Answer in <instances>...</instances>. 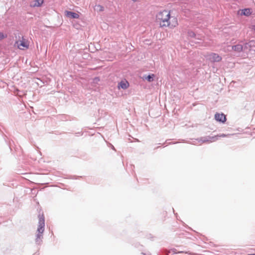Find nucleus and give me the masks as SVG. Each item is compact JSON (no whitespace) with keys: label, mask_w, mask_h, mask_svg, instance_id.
<instances>
[{"label":"nucleus","mask_w":255,"mask_h":255,"mask_svg":"<svg viewBox=\"0 0 255 255\" xmlns=\"http://www.w3.org/2000/svg\"><path fill=\"white\" fill-rule=\"evenodd\" d=\"M17 149H18L17 147L15 148V151H17Z\"/></svg>","instance_id":"obj_26"},{"label":"nucleus","mask_w":255,"mask_h":255,"mask_svg":"<svg viewBox=\"0 0 255 255\" xmlns=\"http://www.w3.org/2000/svg\"><path fill=\"white\" fill-rule=\"evenodd\" d=\"M188 36L189 37H192V38H195L198 40H201V39L199 37H196V34L195 33L192 31V30H189L187 32Z\"/></svg>","instance_id":"obj_13"},{"label":"nucleus","mask_w":255,"mask_h":255,"mask_svg":"<svg viewBox=\"0 0 255 255\" xmlns=\"http://www.w3.org/2000/svg\"><path fill=\"white\" fill-rule=\"evenodd\" d=\"M208 138L210 139L209 141H215L218 139V136H207Z\"/></svg>","instance_id":"obj_14"},{"label":"nucleus","mask_w":255,"mask_h":255,"mask_svg":"<svg viewBox=\"0 0 255 255\" xmlns=\"http://www.w3.org/2000/svg\"><path fill=\"white\" fill-rule=\"evenodd\" d=\"M100 78L98 77H96L94 79V82H95V83H97L98 82L100 81Z\"/></svg>","instance_id":"obj_17"},{"label":"nucleus","mask_w":255,"mask_h":255,"mask_svg":"<svg viewBox=\"0 0 255 255\" xmlns=\"http://www.w3.org/2000/svg\"><path fill=\"white\" fill-rule=\"evenodd\" d=\"M254 41H251L249 42L245 43L243 46V51H245L246 50H250V48L252 46V43H254Z\"/></svg>","instance_id":"obj_11"},{"label":"nucleus","mask_w":255,"mask_h":255,"mask_svg":"<svg viewBox=\"0 0 255 255\" xmlns=\"http://www.w3.org/2000/svg\"><path fill=\"white\" fill-rule=\"evenodd\" d=\"M210 59L213 62H218L222 60V57L217 53H212L210 55Z\"/></svg>","instance_id":"obj_7"},{"label":"nucleus","mask_w":255,"mask_h":255,"mask_svg":"<svg viewBox=\"0 0 255 255\" xmlns=\"http://www.w3.org/2000/svg\"><path fill=\"white\" fill-rule=\"evenodd\" d=\"M73 179H77V178L76 177V176H73V177L72 178Z\"/></svg>","instance_id":"obj_20"},{"label":"nucleus","mask_w":255,"mask_h":255,"mask_svg":"<svg viewBox=\"0 0 255 255\" xmlns=\"http://www.w3.org/2000/svg\"><path fill=\"white\" fill-rule=\"evenodd\" d=\"M133 2H136L138 0H131Z\"/></svg>","instance_id":"obj_22"},{"label":"nucleus","mask_w":255,"mask_h":255,"mask_svg":"<svg viewBox=\"0 0 255 255\" xmlns=\"http://www.w3.org/2000/svg\"><path fill=\"white\" fill-rule=\"evenodd\" d=\"M44 0H34L33 4H30L31 7H40L44 3Z\"/></svg>","instance_id":"obj_10"},{"label":"nucleus","mask_w":255,"mask_h":255,"mask_svg":"<svg viewBox=\"0 0 255 255\" xmlns=\"http://www.w3.org/2000/svg\"><path fill=\"white\" fill-rule=\"evenodd\" d=\"M7 37V34H4L3 32H0V40L3 39Z\"/></svg>","instance_id":"obj_16"},{"label":"nucleus","mask_w":255,"mask_h":255,"mask_svg":"<svg viewBox=\"0 0 255 255\" xmlns=\"http://www.w3.org/2000/svg\"><path fill=\"white\" fill-rule=\"evenodd\" d=\"M100 10H103V7L102 6H101V8H100Z\"/></svg>","instance_id":"obj_24"},{"label":"nucleus","mask_w":255,"mask_h":255,"mask_svg":"<svg viewBox=\"0 0 255 255\" xmlns=\"http://www.w3.org/2000/svg\"><path fill=\"white\" fill-rule=\"evenodd\" d=\"M171 18L170 12L167 10H164L159 12L156 15V20L158 22H160V26L161 27L171 26L175 27L177 24V20L176 18H174L175 22L173 24H171L169 20Z\"/></svg>","instance_id":"obj_1"},{"label":"nucleus","mask_w":255,"mask_h":255,"mask_svg":"<svg viewBox=\"0 0 255 255\" xmlns=\"http://www.w3.org/2000/svg\"><path fill=\"white\" fill-rule=\"evenodd\" d=\"M65 14L66 17L72 19H78L79 17V15L78 13L72 11L65 10Z\"/></svg>","instance_id":"obj_5"},{"label":"nucleus","mask_w":255,"mask_h":255,"mask_svg":"<svg viewBox=\"0 0 255 255\" xmlns=\"http://www.w3.org/2000/svg\"><path fill=\"white\" fill-rule=\"evenodd\" d=\"M129 86V83L126 80H122L118 83V88L119 89H127Z\"/></svg>","instance_id":"obj_6"},{"label":"nucleus","mask_w":255,"mask_h":255,"mask_svg":"<svg viewBox=\"0 0 255 255\" xmlns=\"http://www.w3.org/2000/svg\"><path fill=\"white\" fill-rule=\"evenodd\" d=\"M8 145L10 149L11 150L12 143L10 142Z\"/></svg>","instance_id":"obj_19"},{"label":"nucleus","mask_w":255,"mask_h":255,"mask_svg":"<svg viewBox=\"0 0 255 255\" xmlns=\"http://www.w3.org/2000/svg\"><path fill=\"white\" fill-rule=\"evenodd\" d=\"M141 254H142V255H146V254H145V253H141Z\"/></svg>","instance_id":"obj_25"},{"label":"nucleus","mask_w":255,"mask_h":255,"mask_svg":"<svg viewBox=\"0 0 255 255\" xmlns=\"http://www.w3.org/2000/svg\"><path fill=\"white\" fill-rule=\"evenodd\" d=\"M215 119L217 122L221 123H225L227 121L226 116L223 113H216L215 115Z\"/></svg>","instance_id":"obj_4"},{"label":"nucleus","mask_w":255,"mask_h":255,"mask_svg":"<svg viewBox=\"0 0 255 255\" xmlns=\"http://www.w3.org/2000/svg\"><path fill=\"white\" fill-rule=\"evenodd\" d=\"M184 253V252H183V251H180V252H178V253Z\"/></svg>","instance_id":"obj_23"},{"label":"nucleus","mask_w":255,"mask_h":255,"mask_svg":"<svg viewBox=\"0 0 255 255\" xmlns=\"http://www.w3.org/2000/svg\"><path fill=\"white\" fill-rule=\"evenodd\" d=\"M251 255H255V254H250Z\"/></svg>","instance_id":"obj_27"},{"label":"nucleus","mask_w":255,"mask_h":255,"mask_svg":"<svg viewBox=\"0 0 255 255\" xmlns=\"http://www.w3.org/2000/svg\"><path fill=\"white\" fill-rule=\"evenodd\" d=\"M232 49L237 52L243 51V46L242 44H236L232 46Z\"/></svg>","instance_id":"obj_8"},{"label":"nucleus","mask_w":255,"mask_h":255,"mask_svg":"<svg viewBox=\"0 0 255 255\" xmlns=\"http://www.w3.org/2000/svg\"><path fill=\"white\" fill-rule=\"evenodd\" d=\"M19 42V44H18V46L19 49H22L24 48H28V45L26 43L23 39L22 40H20Z\"/></svg>","instance_id":"obj_12"},{"label":"nucleus","mask_w":255,"mask_h":255,"mask_svg":"<svg viewBox=\"0 0 255 255\" xmlns=\"http://www.w3.org/2000/svg\"><path fill=\"white\" fill-rule=\"evenodd\" d=\"M45 230V218L43 214L38 215V225L35 242L36 245H39L42 242L43 232Z\"/></svg>","instance_id":"obj_2"},{"label":"nucleus","mask_w":255,"mask_h":255,"mask_svg":"<svg viewBox=\"0 0 255 255\" xmlns=\"http://www.w3.org/2000/svg\"><path fill=\"white\" fill-rule=\"evenodd\" d=\"M155 75L153 74H149L148 75L144 74L143 76V79L147 80L149 82H151L154 80Z\"/></svg>","instance_id":"obj_9"},{"label":"nucleus","mask_w":255,"mask_h":255,"mask_svg":"<svg viewBox=\"0 0 255 255\" xmlns=\"http://www.w3.org/2000/svg\"><path fill=\"white\" fill-rule=\"evenodd\" d=\"M229 135L228 134H224V133H222L220 135H218V136H220V137H227Z\"/></svg>","instance_id":"obj_18"},{"label":"nucleus","mask_w":255,"mask_h":255,"mask_svg":"<svg viewBox=\"0 0 255 255\" xmlns=\"http://www.w3.org/2000/svg\"><path fill=\"white\" fill-rule=\"evenodd\" d=\"M209 140L210 139L208 138L207 136L201 137L199 139V141H201L202 142L209 141Z\"/></svg>","instance_id":"obj_15"},{"label":"nucleus","mask_w":255,"mask_h":255,"mask_svg":"<svg viewBox=\"0 0 255 255\" xmlns=\"http://www.w3.org/2000/svg\"><path fill=\"white\" fill-rule=\"evenodd\" d=\"M112 148L113 149H114V150H115V147H114V146L112 145Z\"/></svg>","instance_id":"obj_21"},{"label":"nucleus","mask_w":255,"mask_h":255,"mask_svg":"<svg viewBox=\"0 0 255 255\" xmlns=\"http://www.w3.org/2000/svg\"><path fill=\"white\" fill-rule=\"evenodd\" d=\"M253 11L251 8H245L238 10V14L241 15L249 16L252 14Z\"/></svg>","instance_id":"obj_3"}]
</instances>
